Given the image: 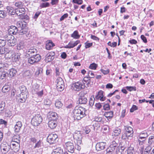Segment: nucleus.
Segmentation results:
<instances>
[{
  "label": "nucleus",
  "mask_w": 154,
  "mask_h": 154,
  "mask_svg": "<svg viewBox=\"0 0 154 154\" xmlns=\"http://www.w3.org/2000/svg\"><path fill=\"white\" fill-rule=\"evenodd\" d=\"M20 89L21 92L20 94H18L17 91L16 92L17 96L19 97L20 98L18 99V101L20 103H24L27 98L28 92L26 87L22 85L20 87Z\"/></svg>",
  "instance_id": "obj_1"
},
{
  "label": "nucleus",
  "mask_w": 154,
  "mask_h": 154,
  "mask_svg": "<svg viewBox=\"0 0 154 154\" xmlns=\"http://www.w3.org/2000/svg\"><path fill=\"white\" fill-rule=\"evenodd\" d=\"M85 109L81 106L76 107L73 110V113L75 118L78 120L85 116Z\"/></svg>",
  "instance_id": "obj_2"
},
{
  "label": "nucleus",
  "mask_w": 154,
  "mask_h": 154,
  "mask_svg": "<svg viewBox=\"0 0 154 154\" xmlns=\"http://www.w3.org/2000/svg\"><path fill=\"white\" fill-rule=\"evenodd\" d=\"M17 26L19 29V34L23 35L26 34L27 32V29L26 28V22L19 21L17 22Z\"/></svg>",
  "instance_id": "obj_3"
},
{
  "label": "nucleus",
  "mask_w": 154,
  "mask_h": 154,
  "mask_svg": "<svg viewBox=\"0 0 154 154\" xmlns=\"http://www.w3.org/2000/svg\"><path fill=\"white\" fill-rule=\"evenodd\" d=\"M43 118L39 114L35 115L32 118L31 123L34 126H38L42 122Z\"/></svg>",
  "instance_id": "obj_4"
},
{
  "label": "nucleus",
  "mask_w": 154,
  "mask_h": 154,
  "mask_svg": "<svg viewBox=\"0 0 154 154\" xmlns=\"http://www.w3.org/2000/svg\"><path fill=\"white\" fill-rule=\"evenodd\" d=\"M58 136L56 134H51L47 137V140L50 144H53L58 141Z\"/></svg>",
  "instance_id": "obj_5"
},
{
  "label": "nucleus",
  "mask_w": 154,
  "mask_h": 154,
  "mask_svg": "<svg viewBox=\"0 0 154 154\" xmlns=\"http://www.w3.org/2000/svg\"><path fill=\"white\" fill-rule=\"evenodd\" d=\"M73 137L75 143L81 144L82 142V136L80 131H77L73 134Z\"/></svg>",
  "instance_id": "obj_6"
},
{
  "label": "nucleus",
  "mask_w": 154,
  "mask_h": 154,
  "mask_svg": "<svg viewBox=\"0 0 154 154\" xmlns=\"http://www.w3.org/2000/svg\"><path fill=\"white\" fill-rule=\"evenodd\" d=\"M30 141L33 143H35V145L33 146L34 149L38 148L41 147L42 145V141L37 140L35 137H32L30 139Z\"/></svg>",
  "instance_id": "obj_7"
},
{
  "label": "nucleus",
  "mask_w": 154,
  "mask_h": 154,
  "mask_svg": "<svg viewBox=\"0 0 154 154\" xmlns=\"http://www.w3.org/2000/svg\"><path fill=\"white\" fill-rule=\"evenodd\" d=\"M85 86V85L82 84L81 82H78L73 84L72 87L74 90L78 91L84 88Z\"/></svg>",
  "instance_id": "obj_8"
},
{
  "label": "nucleus",
  "mask_w": 154,
  "mask_h": 154,
  "mask_svg": "<svg viewBox=\"0 0 154 154\" xmlns=\"http://www.w3.org/2000/svg\"><path fill=\"white\" fill-rule=\"evenodd\" d=\"M66 147L65 148L69 152L73 153L74 152L75 148L73 143L68 141L66 143Z\"/></svg>",
  "instance_id": "obj_9"
},
{
  "label": "nucleus",
  "mask_w": 154,
  "mask_h": 154,
  "mask_svg": "<svg viewBox=\"0 0 154 154\" xmlns=\"http://www.w3.org/2000/svg\"><path fill=\"white\" fill-rule=\"evenodd\" d=\"M11 148V146L7 143H2L0 146L1 151L3 154H6L9 151Z\"/></svg>",
  "instance_id": "obj_10"
},
{
  "label": "nucleus",
  "mask_w": 154,
  "mask_h": 154,
  "mask_svg": "<svg viewBox=\"0 0 154 154\" xmlns=\"http://www.w3.org/2000/svg\"><path fill=\"white\" fill-rule=\"evenodd\" d=\"M106 143L105 142H100L97 143L96 145V149L98 151H100L105 148Z\"/></svg>",
  "instance_id": "obj_11"
},
{
  "label": "nucleus",
  "mask_w": 154,
  "mask_h": 154,
  "mask_svg": "<svg viewBox=\"0 0 154 154\" xmlns=\"http://www.w3.org/2000/svg\"><path fill=\"white\" fill-rule=\"evenodd\" d=\"M55 53L54 52H52L48 53L46 56L45 59V61L48 62L52 60L54 58Z\"/></svg>",
  "instance_id": "obj_12"
},
{
  "label": "nucleus",
  "mask_w": 154,
  "mask_h": 154,
  "mask_svg": "<svg viewBox=\"0 0 154 154\" xmlns=\"http://www.w3.org/2000/svg\"><path fill=\"white\" fill-rule=\"evenodd\" d=\"M18 30V28L17 27L11 26L8 29V33L11 34L15 35L17 33Z\"/></svg>",
  "instance_id": "obj_13"
},
{
  "label": "nucleus",
  "mask_w": 154,
  "mask_h": 154,
  "mask_svg": "<svg viewBox=\"0 0 154 154\" xmlns=\"http://www.w3.org/2000/svg\"><path fill=\"white\" fill-rule=\"evenodd\" d=\"M22 126V124L21 122H17L14 127L15 133L16 134L18 133L20 131Z\"/></svg>",
  "instance_id": "obj_14"
},
{
  "label": "nucleus",
  "mask_w": 154,
  "mask_h": 154,
  "mask_svg": "<svg viewBox=\"0 0 154 154\" xmlns=\"http://www.w3.org/2000/svg\"><path fill=\"white\" fill-rule=\"evenodd\" d=\"M103 93V91H102L100 90L99 91L97 95L95 96L96 99L97 100L100 99V100L102 101L105 100L106 98L105 97H104Z\"/></svg>",
  "instance_id": "obj_15"
},
{
  "label": "nucleus",
  "mask_w": 154,
  "mask_h": 154,
  "mask_svg": "<svg viewBox=\"0 0 154 154\" xmlns=\"http://www.w3.org/2000/svg\"><path fill=\"white\" fill-rule=\"evenodd\" d=\"M88 102V100L86 97L79 96V99L77 102L79 104H85Z\"/></svg>",
  "instance_id": "obj_16"
},
{
  "label": "nucleus",
  "mask_w": 154,
  "mask_h": 154,
  "mask_svg": "<svg viewBox=\"0 0 154 154\" xmlns=\"http://www.w3.org/2000/svg\"><path fill=\"white\" fill-rule=\"evenodd\" d=\"M6 9V12L8 13L9 15H12L15 14L16 9H14L13 8L11 7L7 6Z\"/></svg>",
  "instance_id": "obj_17"
},
{
  "label": "nucleus",
  "mask_w": 154,
  "mask_h": 154,
  "mask_svg": "<svg viewBox=\"0 0 154 154\" xmlns=\"http://www.w3.org/2000/svg\"><path fill=\"white\" fill-rule=\"evenodd\" d=\"M57 120L53 119L50 120L48 123V126L51 129L55 128L57 125Z\"/></svg>",
  "instance_id": "obj_18"
},
{
  "label": "nucleus",
  "mask_w": 154,
  "mask_h": 154,
  "mask_svg": "<svg viewBox=\"0 0 154 154\" xmlns=\"http://www.w3.org/2000/svg\"><path fill=\"white\" fill-rule=\"evenodd\" d=\"M16 14L18 16H21L24 14L25 13V10L24 8H19L18 9H16Z\"/></svg>",
  "instance_id": "obj_19"
},
{
  "label": "nucleus",
  "mask_w": 154,
  "mask_h": 154,
  "mask_svg": "<svg viewBox=\"0 0 154 154\" xmlns=\"http://www.w3.org/2000/svg\"><path fill=\"white\" fill-rule=\"evenodd\" d=\"M54 46V44L51 40H48L46 42V48L48 50L51 49Z\"/></svg>",
  "instance_id": "obj_20"
},
{
  "label": "nucleus",
  "mask_w": 154,
  "mask_h": 154,
  "mask_svg": "<svg viewBox=\"0 0 154 154\" xmlns=\"http://www.w3.org/2000/svg\"><path fill=\"white\" fill-rule=\"evenodd\" d=\"M20 54L18 53H14L12 57V60L14 62L19 61L20 59Z\"/></svg>",
  "instance_id": "obj_21"
},
{
  "label": "nucleus",
  "mask_w": 154,
  "mask_h": 154,
  "mask_svg": "<svg viewBox=\"0 0 154 154\" xmlns=\"http://www.w3.org/2000/svg\"><path fill=\"white\" fill-rule=\"evenodd\" d=\"M17 143H15L14 142H11V145L12 146V148L13 149H17V151H18L19 149V148L20 146V140H17Z\"/></svg>",
  "instance_id": "obj_22"
},
{
  "label": "nucleus",
  "mask_w": 154,
  "mask_h": 154,
  "mask_svg": "<svg viewBox=\"0 0 154 154\" xmlns=\"http://www.w3.org/2000/svg\"><path fill=\"white\" fill-rule=\"evenodd\" d=\"M10 89V83L8 82L4 85L2 89V91L4 93L8 91Z\"/></svg>",
  "instance_id": "obj_23"
},
{
  "label": "nucleus",
  "mask_w": 154,
  "mask_h": 154,
  "mask_svg": "<svg viewBox=\"0 0 154 154\" xmlns=\"http://www.w3.org/2000/svg\"><path fill=\"white\" fill-rule=\"evenodd\" d=\"M104 115L109 120V119H111L113 116V112L112 111H110L109 112H105L104 114Z\"/></svg>",
  "instance_id": "obj_24"
},
{
  "label": "nucleus",
  "mask_w": 154,
  "mask_h": 154,
  "mask_svg": "<svg viewBox=\"0 0 154 154\" xmlns=\"http://www.w3.org/2000/svg\"><path fill=\"white\" fill-rule=\"evenodd\" d=\"M5 102L2 101L0 103V114L4 113L5 111Z\"/></svg>",
  "instance_id": "obj_25"
},
{
  "label": "nucleus",
  "mask_w": 154,
  "mask_h": 154,
  "mask_svg": "<svg viewBox=\"0 0 154 154\" xmlns=\"http://www.w3.org/2000/svg\"><path fill=\"white\" fill-rule=\"evenodd\" d=\"M17 71L14 68H11L9 71V75L10 77H12L15 75Z\"/></svg>",
  "instance_id": "obj_26"
},
{
  "label": "nucleus",
  "mask_w": 154,
  "mask_h": 154,
  "mask_svg": "<svg viewBox=\"0 0 154 154\" xmlns=\"http://www.w3.org/2000/svg\"><path fill=\"white\" fill-rule=\"evenodd\" d=\"M16 39L15 38H12L10 40L8 41L7 44L9 46H14L16 45Z\"/></svg>",
  "instance_id": "obj_27"
},
{
  "label": "nucleus",
  "mask_w": 154,
  "mask_h": 154,
  "mask_svg": "<svg viewBox=\"0 0 154 154\" xmlns=\"http://www.w3.org/2000/svg\"><path fill=\"white\" fill-rule=\"evenodd\" d=\"M63 149L60 147H58L55 149L52 154H63Z\"/></svg>",
  "instance_id": "obj_28"
},
{
  "label": "nucleus",
  "mask_w": 154,
  "mask_h": 154,
  "mask_svg": "<svg viewBox=\"0 0 154 154\" xmlns=\"http://www.w3.org/2000/svg\"><path fill=\"white\" fill-rule=\"evenodd\" d=\"M50 117L53 120H57L58 118V116L57 114L55 112H50Z\"/></svg>",
  "instance_id": "obj_29"
},
{
  "label": "nucleus",
  "mask_w": 154,
  "mask_h": 154,
  "mask_svg": "<svg viewBox=\"0 0 154 154\" xmlns=\"http://www.w3.org/2000/svg\"><path fill=\"white\" fill-rule=\"evenodd\" d=\"M4 37L5 39V40H7L8 42L11 40L12 38H14V37L11 35V34L8 33H6L4 36Z\"/></svg>",
  "instance_id": "obj_30"
},
{
  "label": "nucleus",
  "mask_w": 154,
  "mask_h": 154,
  "mask_svg": "<svg viewBox=\"0 0 154 154\" xmlns=\"http://www.w3.org/2000/svg\"><path fill=\"white\" fill-rule=\"evenodd\" d=\"M148 142L149 146L154 145V136H150L149 138Z\"/></svg>",
  "instance_id": "obj_31"
},
{
  "label": "nucleus",
  "mask_w": 154,
  "mask_h": 154,
  "mask_svg": "<svg viewBox=\"0 0 154 154\" xmlns=\"http://www.w3.org/2000/svg\"><path fill=\"white\" fill-rule=\"evenodd\" d=\"M9 51L8 48H0V54L5 55Z\"/></svg>",
  "instance_id": "obj_32"
},
{
  "label": "nucleus",
  "mask_w": 154,
  "mask_h": 154,
  "mask_svg": "<svg viewBox=\"0 0 154 154\" xmlns=\"http://www.w3.org/2000/svg\"><path fill=\"white\" fill-rule=\"evenodd\" d=\"M56 82L57 83V86L64 85V81L62 78L60 77H59L57 79Z\"/></svg>",
  "instance_id": "obj_33"
},
{
  "label": "nucleus",
  "mask_w": 154,
  "mask_h": 154,
  "mask_svg": "<svg viewBox=\"0 0 154 154\" xmlns=\"http://www.w3.org/2000/svg\"><path fill=\"white\" fill-rule=\"evenodd\" d=\"M152 149V147L151 146H148L146 147L145 149L144 152V153L143 152L141 153L142 154H149L150 152V150Z\"/></svg>",
  "instance_id": "obj_34"
},
{
  "label": "nucleus",
  "mask_w": 154,
  "mask_h": 154,
  "mask_svg": "<svg viewBox=\"0 0 154 154\" xmlns=\"http://www.w3.org/2000/svg\"><path fill=\"white\" fill-rule=\"evenodd\" d=\"M117 146V143L116 141L114 140L111 143L109 146L112 149H114L115 150Z\"/></svg>",
  "instance_id": "obj_35"
},
{
  "label": "nucleus",
  "mask_w": 154,
  "mask_h": 154,
  "mask_svg": "<svg viewBox=\"0 0 154 154\" xmlns=\"http://www.w3.org/2000/svg\"><path fill=\"white\" fill-rule=\"evenodd\" d=\"M71 36L74 38L76 39H78L80 37L78 34V32L77 30L75 31L73 33L71 34Z\"/></svg>",
  "instance_id": "obj_36"
},
{
  "label": "nucleus",
  "mask_w": 154,
  "mask_h": 154,
  "mask_svg": "<svg viewBox=\"0 0 154 154\" xmlns=\"http://www.w3.org/2000/svg\"><path fill=\"white\" fill-rule=\"evenodd\" d=\"M148 136L147 133L146 132H142L140 133V136L139 139L142 140L143 139H145L146 137Z\"/></svg>",
  "instance_id": "obj_37"
},
{
  "label": "nucleus",
  "mask_w": 154,
  "mask_h": 154,
  "mask_svg": "<svg viewBox=\"0 0 154 154\" xmlns=\"http://www.w3.org/2000/svg\"><path fill=\"white\" fill-rule=\"evenodd\" d=\"M32 56L33 57V58H34L36 62L39 61L41 59L40 55L38 54H33Z\"/></svg>",
  "instance_id": "obj_38"
},
{
  "label": "nucleus",
  "mask_w": 154,
  "mask_h": 154,
  "mask_svg": "<svg viewBox=\"0 0 154 154\" xmlns=\"http://www.w3.org/2000/svg\"><path fill=\"white\" fill-rule=\"evenodd\" d=\"M37 52V50L35 49H30L27 52V55H28L29 56H31L32 54H34Z\"/></svg>",
  "instance_id": "obj_39"
},
{
  "label": "nucleus",
  "mask_w": 154,
  "mask_h": 154,
  "mask_svg": "<svg viewBox=\"0 0 154 154\" xmlns=\"http://www.w3.org/2000/svg\"><path fill=\"white\" fill-rule=\"evenodd\" d=\"M14 53L9 50L8 52L5 55V57L6 58H12V57L13 56Z\"/></svg>",
  "instance_id": "obj_40"
},
{
  "label": "nucleus",
  "mask_w": 154,
  "mask_h": 154,
  "mask_svg": "<svg viewBox=\"0 0 154 154\" xmlns=\"http://www.w3.org/2000/svg\"><path fill=\"white\" fill-rule=\"evenodd\" d=\"M125 133H133L132 128L129 126H125Z\"/></svg>",
  "instance_id": "obj_41"
},
{
  "label": "nucleus",
  "mask_w": 154,
  "mask_h": 154,
  "mask_svg": "<svg viewBox=\"0 0 154 154\" xmlns=\"http://www.w3.org/2000/svg\"><path fill=\"white\" fill-rule=\"evenodd\" d=\"M55 105L56 107L58 109H59L62 107L63 104L60 101L58 100H57L56 101Z\"/></svg>",
  "instance_id": "obj_42"
},
{
  "label": "nucleus",
  "mask_w": 154,
  "mask_h": 154,
  "mask_svg": "<svg viewBox=\"0 0 154 154\" xmlns=\"http://www.w3.org/2000/svg\"><path fill=\"white\" fill-rule=\"evenodd\" d=\"M121 130L120 128H117L114 130V135L115 136H118L121 133Z\"/></svg>",
  "instance_id": "obj_43"
},
{
  "label": "nucleus",
  "mask_w": 154,
  "mask_h": 154,
  "mask_svg": "<svg viewBox=\"0 0 154 154\" xmlns=\"http://www.w3.org/2000/svg\"><path fill=\"white\" fill-rule=\"evenodd\" d=\"M126 89L129 91H136L137 89L136 87L135 86H126L125 87Z\"/></svg>",
  "instance_id": "obj_44"
},
{
  "label": "nucleus",
  "mask_w": 154,
  "mask_h": 154,
  "mask_svg": "<svg viewBox=\"0 0 154 154\" xmlns=\"http://www.w3.org/2000/svg\"><path fill=\"white\" fill-rule=\"evenodd\" d=\"M24 48L23 43L22 42H20L17 45V50H20Z\"/></svg>",
  "instance_id": "obj_45"
},
{
  "label": "nucleus",
  "mask_w": 154,
  "mask_h": 154,
  "mask_svg": "<svg viewBox=\"0 0 154 154\" xmlns=\"http://www.w3.org/2000/svg\"><path fill=\"white\" fill-rule=\"evenodd\" d=\"M6 12L5 11H0V17L4 18L6 16Z\"/></svg>",
  "instance_id": "obj_46"
},
{
  "label": "nucleus",
  "mask_w": 154,
  "mask_h": 154,
  "mask_svg": "<svg viewBox=\"0 0 154 154\" xmlns=\"http://www.w3.org/2000/svg\"><path fill=\"white\" fill-rule=\"evenodd\" d=\"M50 6V4L48 2H44L42 3L40 5L41 8H45Z\"/></svg>",
  "instance_id": "obj_47"
},
{
  "label": "nucleus",
  "mask_w": 154,
  "mask_h": 154,
  "mask_svg": "<svg viewBox=\"0 0 154 154\" xmlns=\"http://www.w3.org/2000/svg\"><path fill=\"white\" fill-rule=\"evenodd\" d=\"M74 47V45L73 44V42H70L68 44L66 45L64 48H71Z\"/></svg>",
  "instance_id": "obj_48"
},
{
  "label": "nucleus",
  "mask_w": 154,
  "mask_h": 154,
  "mask_svg": "<svg viewBox=\"0 0 154 154\" xmlns=\"http://www.w3.org/2000/svg\"><path fill=\"white\" fill-rule=\"evenodd\" d=\"M4 113H5V116L7 117H10L12 115L11 112L9 110L5 109Z\"/></svg>",
  "instance_id": "obj_49"
},
{
  "label": "nucleus",
  "mask_w": 154,
  "mask_h": 154,
  "mask_svg": "<svg viewBox=\"0 0 154 154\" xmlns=\"http://www.w3.org/2000/svg\"><path fill=\"white\" fill-rule=\"evenodd\" d=\"M134 152V148L133 147H130L127 150V154H133Z\"/></svg>",
  "instance_id": "obj_50"
},
{
  "label": "nucleus",
  "mask_w": 154,
  "mask_h": 154,
  "mask_svg": "<svg viewBox=\"0 0 154 154\" xmlns=\"http://www.w3.org/2000/svg\"><path fill=\"white\" fill-rule=\"evenodd\" d=\"M28 62L29 63L32 64L36 62L34 60V58H33V57L32 56V55H31L29 59Z\"/></svg>",
  "instance_id": "obj_51"
},
{
  "label": "nucleus",
  "mask_w": 154,
  "mask_h": 154,
  "mask_svg": "<svg viewBox=\"0 0 154 154\" xmlns=\"http://www.w3.org/2000/svg\"><path fill=\"white\" fill-rule=\"evenodd\" d=\"M103 109L105 110H108L110 109V105L108 103H103Z\"/></svg>",
  "instance_id": "obj_52"
},
{
  "label": "nucleus",
  "mask_w": 154,
  "mask_h": 154,
  "mask_svg": "<svg viewBox=\"0 0 154 154\" xmlns=\"http://www.w3.org/2000/svg\"><path fill=\"white\" fill-rule=\"evenodd\" d=\"M94 98L93 96H92V97H91L89 101V104L91 106H92L94 105Z\"/></svg>",
  "instance_id": "obj_53"
},
{
  "label": "nucleus",
  "mask_w": 154,
  "mask_h": 154,
  "mask_svg": "<svg viewBox=\"0 0 154 154\" xmlns=\"http://www.w3.org/2000/svg\"><path fill=\"white\" fill-rule=\"evenodd\" d=\"M87 73L88 74L87 76L90 78H94V75L92 71H89Z\"/></svg>",
  "instance_id": "obj_54"
},
{
  "label": "nucleus",
  "mask_w": 154,
  "mask_h": 154,
  "mask_svg": "<svg viewBox=\"0 0 154 154\" xmlns=\"http://www.w3.org/2000/svg\"><path fill=\"white\" fill-rule=\"evenodd\" d=\"M21 19L23 20L24 21L28 20L29 19V17L28 16L24 14L20 16Z\"/></svg>",
  "instance_id": "obj_55"
},
{
  "label": "nucleus",
  "mask_w": 154,
  "mask_h": 154,
  "mask_svg": "<svg viewBox=\"0 0 154 154\" xmlns=\"http://www.w3.org/2000/svg\"><path fill=\"white\" fill-rule=\"evenodd\" d=\"M6 44V41L5 40L0 39V48H2Z\"/></svg>",
  "instance_id": "obj_56"
},
{
  "label": "nucleus",
  "mask_w": 154,
  "mask_h": 154,
  "mask_svg": "<svg viewBox=\"0 0 154 154\" xmlns=\"http://www.w3.org/2000/svg\"><path fill=\"white\" fill-rule=\"evenodd\" d=\"M72 2L80 5L82 4L83 1L82 0H72Z\"/></svg>",
  "instance_id": "obj_57"
},
{
  "label": "nucleus",
  "mask_w": 154,
  "mask_h": 154,
  "mask_svg": "<svg viewBox=\"0 0 154 154\" xmlns=\"http://www.w3.org/2000/svg\"><path fill=\"white\" fill-rule=\"evenodd\" d=\"M101 72L104 75L107 74L109 72V70L106 68H104V69H101L100 70Z\"/></svg>",
  "instance_id": "obj_58"
},
{
  "label": "nucleus",
  "mask_w": 154,
  "mask_h": 154,
  "mask_svg": "<svg viewBox=\"0 0 154 154\" xmlns=\"http://www.w3.org/2000/svg\"><path fill=\"white\" fill-rule=\"evenodd\" d=\"M57 90L59 91H63L64 89V85H57Z\"/></svg>",
  "instance_id": "obj_59"
},
{
  "label": "nucleus",
  "mask_w": 154,
  "mask_h": 154,
  "mask_svg": "<svg viewBox=\"0 0 154 154\" xmlns=\"http://www.w3.org/2000/svg\"><path fill=\"white\" fill-rule=\"evenodd\" d=\"M91 130L88 127H86L83 130V132L86 134H88L90 132Z\"/></svg>",
  "instance_id": "obj_60"
},
{
  "label": "nucleus",
  "mask_w": 154,
  "mask_h": 154,
  "mask_svg": "<svg viewBox=\"0 0 154 154\" xmlns=\"http://www.w3.org/2000/svg\"><path fill=\"white\" fill-rule=\"evenodd\" d=\"M87 91H86L84 90L81 91L79 94V96L85 97V95L87 94Z\"/></svg>",
  "instance_id": "obj_61"
},
{
  "label": "nucleus",
  "mask_w": 154,
  "mask_h": 154,
  "mask_svg": "<svg viewBox=\"0 0 154 154\" xmlns=\"http://www.w3.org/2000/svg\"><path fill=\"white\" fill-rule=\"evenodd\" d=\"M0 125H4L6 126L7 125V122L2 119H0Z\"/></svg>",
  "instance_id": "obj_62"
},
{
  "label": "nucleus",
  "mask_w": 154,
  "mask_h": 154,
  "mask_svg": "<svg viewBox=\"0 0 154 154\" xmlns=\"http://www.w3.org/2000/svg\"><path fill=\"white\" fill-rule=\"evenodd\" d=\"M102 118L100 117H97L95 118V121L97 122H100L103 123V122L102 121Z\"/></svg>",
  "instance_id": "obj_63"
},
{
  "label": "nucleus",
  "mask_w": 154,
  "mask_h": 154,
  "mask_svg": "<svg viewBox=\"0 0 154 154\" xmlns=\"http://www.w3.org/2000/svg\"><path fill=\"white\" fill-rule=\"evenodd\" d=\"M138 109V107L136 105H133L130 109V111L131 112H133L134 111Z\"/></svg>",
  "instance_id": "obj_64"
}]
</instances>
